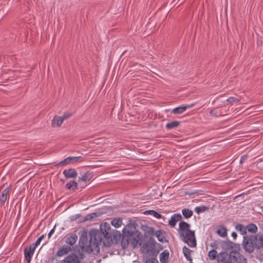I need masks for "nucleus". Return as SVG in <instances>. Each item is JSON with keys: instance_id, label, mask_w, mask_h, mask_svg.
<instances>
[{"instance_id": "nucleus-29", "label": "nucleus", "mask_w": 263, "mask_h": 263, "mask_svg": "<svg viewBox=\"0 0 263 263\" xmlns=\"http://www.w3.org/2000/svg\"><path fill=\"white\" fill-rule=\"evenodd\" d=\"M209 209V208L206 206H197L195 208V211L197 213L199 214L201 212H204L208 210Z\"/></svg>"}, {"instance_id": "nucleus-12", "label": "nucleus", "mask_w": 263, "mask_h": 263, "mask_svg": "<svg viewBox=\"0 0 263 263\" xmlns=\"http://www.w3.org/2000/svg\"><path fill=\"white\" fill-rule=\"evenodd\" d=\"M154 235L157 237L159 241L163 243L167 241L165 237V234L163 231L161 230L157 231L154 233Z\"/></svg>"}, {"instance_id": "nucleus-35", "label": "nucleus", "mask_w": 263, "mask_h": 263, "mask_svg": "<svg viewBox=\"0 0 263 263\" xmlns=\"http://www.w3.org/2000/svg\"><path fill=\"white\" fill-rule=\"evenodd\" d=\"M71 116V114L65 113L62 116H61V118L62 119L63 121H64V120L69 118Z\"/></svg>"}, {"instance_id": "nucleus-38", "label": "nucleus", "mask_w": 263, "mask_h": 263, "mask_svg": "<svg viewBox=\"0 0 263 263\" xmlns=\"http://www.w3.org/2000/svg\"><path fill=\"white\" fill-rule=\"evenodd\" d=\"M54 228L52 229V230H51V231L49 232V233H48V238H50L51 237V236L52 235V234L54 233Z\"/></svg>"}, {"instance_id": "nucleus-13", "label": "nucleus", "mask_w": 263, "mask_h": 263, "mask_svg": "<svg viewBox=\"0 0 263 263\" xmlns=\"http://www.w3.org/2000/svg\"><path fill=\"white\" fill-rule=\"evenodd\" d=\"M8 197H9V187H7L3 191L0 197V202L4 204Z\"/></svg>"}, {"instance_id": "nucleus-14", "label": "nucleus", "mask_w": 263, "mask_h": 263, "mask_svg": "<svg viewBox=\"0 0 263 263\" xmlns=\"http://www.w3.org/2000/svg\"><path fill=\"white\" fill-rule=\"evenodd\" d=\"M71 249L70 247L67 246H64L58 251L57 255L58 256H64L67 254L71 251Z\"/></svg>"}, {"instance_id": "nucleus-15", "label": "nucleus", "mask_w": 263, "mask_h": 263, "mask_svg": "<svg viewBox=\"0 0 263 263\" xmlns=\"http://www.w3.org/2000/svg\"><path fill=\"white\" fill-rule=\"evenodd\" d=\"M169 252L165 250L160 254V261L161 263H167L168 261Z\"/></svg>"}, {"instance_id": "nucleus-21", "label": "nucleus", "mask_w": 263, "mask_h": 263, "mask_svg": "<svg viewBox=\"0 0 263 263\" xmlns=\"http://www.w3.org/2000/svg\"><path fill=\"white\" fill-rule=\"evenodd\" d=\"M192 251L188 248L184 247L183 248V252L185 258L189 261H192V257L191 255Z\"/></svg>"}, {"instance_id": "nucleus-9", "label": "nucleus", "mask_w": 263, "mask_h": 263, "mask_svg": "<svg viewBox=\"0 0 263 263\" xmlns=\"http://www.w3.org/2000/svg\"><path fill=\"white\" fill-rule=\"evenodd\" d=\"M81 157H69L58 163V165H64L72 162H77Z\"/></svg>"}, {"instance_id": "nucleus-18", "label": "nucleus", "mask_w": 263, "mask_h": 263, "mask_svg": "<svg viewBox=\"0 0 263 263\" xmlns=\"http://www.w3.org/2000/svg\"><path fill=\"white\" fill-rule=\"evenodd\" d=\"M77 238V235L76 234H72L66 238V242L70 246H72L76 243Z\"/></svg>"}, {"instance_id": "nucleus-24", "label": "nucleus", "mask_w": 263, "mask_h": 263, "mask_svg": "<svg viewBox=\"0 0 263 263\" xmlns=\"http://www.w3.org/2000/svg\"><path fill=\"white\" fill-rule=\"evenodd\" d=\"M91 178V174L89 172H87L82 177H80L79 178V181H83L84 182H86L89 181Z\"/></svg>"}, {"instance_id": "nucleus-22", "label": "nucleus", "mask_w": 263, "mask_h": 263, "mask_svg": "<svg viewBox=\"0 0 263 263\" xmlns=\"http://www.w3.org/2000/svg\"><path fill=\"white\" fill-rule=\"evenodd\" d=\"M247 230L251 233H255L257 231V226L253 223H250L246 226Z\"/></svg>"}, {"instance_id": "nucleus-36", "label": "nucleus", "mask_w": 263, "mask_h": 263, "mask_svg": "<svg viewBox=\"0 0 263 263\" xmlns=\"http://www.w3.org/2000/svg\"><path fill=\"white\" fill-rule=\"evenodd\" d=\"M145 263H159L158 261L155 258L147 259Z\"/></svg>"}, {"instance_id": "nucleus-1", "label": "nucleus", "mask_w": 263, "mask_h": 263, "mask_svg": "<svg viewBox=\"0 0 263 263\" xmlns=\"http://www.w3.org/2000/svg\"><path fill=\"white\" fill-rule=\"evenodd\" d=\"M90 239L88 241L86 234H82L80 238V246L82 249L88 253H97L100 251L99 245L104 240H109L111 238L110 225L107 223L101 224L100 230H91L89 232Z\"/></svg>"}, {"instance_id": "nucleus-39", "label": "nucleus", "mask_w": 263, "mask_h": 263, "mask_svg": "<svg viewBox=\"0 0 263 263\" xmlns=\"http://www.w3.org/2000/svg\"><path fill=\"white\" fill-rule=\"evenodd\" d=\"M247 156L244 155L243 156H242L241 159H240V162L241 163L243 162V161H244V160L246 158Z\"/></svg>"}, {"instance_id": "nucleus-28", "label": "nucleus", "mask_w": 263, "mask_h": 263, "mask_svg": "<svg viewBox=\"0 0 263 263\" xmlns=\"http://www.w3.org/2000/svg\"><path fill=\"white\" fill-rule=\"evenodd\" d=\"M218 255L217 251L215 250L210 251L208 253V256L211 260L217 259Z\"/></svg>"}, {"instance_id": "nucleus-6", "label": "nucleus", "mask_w": 263, "mask_h": 263, "mask_svg": "<svg viewBox=\"0 0 263 263\" xmlns=\"http://www.w3.org/2000/svg\"><path fill=\"white\" fill-rule=\"evenodd\" d=\"M251 236L255 248L260 249L263 247V234L258 233Z\"/></svg>"}, {"instance_id": "nucleus-10", "label": "nucleus", "mask_w": 263, "mask_h": 263, "mask_svg": "<svg viewBox=\"0 0 263 263\" xmlns=\"http://www.w3.org/2000/svg\"><path fill=\"white\" fill-rule=\"evenodd\" d=\"M194 104L189 105H183L176 107L173 109L172 112L175 114H179L183 112L187 108H190L194 106Z\"/></svg>"}, {"instance_id": "nucleus-34", "label": "nucleus", "mask_w": 263, "mask_h": 263, "mask_svg": "<svg viewBox=\"0 0 263 263\" xmlns=\"http://www.w3.org/2000/svg\"><path fill=\"white\" fill-rule=\"evenodd\" d=\"M95 216H96V214L95 213H91L89 215H87L85 217V220H91Z\"/></svg>"}, {"instance_id": "nucleus-5", "label": "nucleus", "mask_w": 263, "mask_h": 263, "mask_svg": "<svg viewBox=\"0 0 263 263\" xmlns=\"http://www.w3.org/2000/svg\"><path fill=\"white\" fill-rule=\"evenodd\" d=\"M82 259V255L72 254L67 256L64 260H60L57 263H80Z\"/></svg>"}, {"instance_id": "nucleus-2", "label": "nucleus", "mask_w": 263, "mask_h": 263, "mask_svg": "<svg viewBox=\"0 0 263 263\" xmlns=\"http://www.w3.org/2000/svg\"><path fill=\"white\" fill-rule=\"evenodd\" d=\"M178 232L181 239L189 247L193 248L196 246L195 231L190 230V224L184 221H181L179 223Z\"/></svg>"}, {"instance_id": "nucleus-19", "label": "nucleus", "mask_w": 263, "mask_h": 263, "mask_svg": "<svg viewBox=\"0 0 263 263\" xmlns=\"http://www.w3.org/2000/svg\"><path fill=\"white\" fill-rule=\"evenodd\" d=\"M217 234L221 237H224L227 235V230L224 226H220L216 231Z\"/></svg>"}, {"instance_id": "nucleus-40", "label": "nucleus", "mask_w": 263, "mask_h": 263, "mask_svg": "<svg viewBox=\"0 0 263 263\" xmlns=\"http://www.w3.org/2000/svg\"><path fill=\"white\" fill-rule=\"evenodd\" d=\"M232 236L234 238L236 239L237 237V234L235 232H233L232 233Z\"/></svg>"}, {"instance_id": "nucleus-31", "label": "nucleus", "mask_w": 263, "mask_h": 263, "mask_svg": "<svg viewBox=\"0 0 263 263\" xmlns=\"http://www.w3.org/2000/svg\"><path fill=\"white\" fill-rule=\"evenodd\" d=\"M111 237H114L116 238H117L118 237H120L121 235V234L120 232L117 231V230H111Z\"/></svg>"}, {"instance_id": "nucleus-23", "label": "nucleus", "mask_w": 263, "mask_h": 263, "mask_svg": "<svg viewBox=\"0 0 263 263\" xmlns=\"http://www.w3.org/2000/svg\"><path fill=\"white\" fill-rule=\"evenodd\" d=\"M111 223L115 228H118L122 223V219L120 218H115L111 221Z\"/></svg>"}, {"instance_id": "nucleus-16", "label": "nucleus", "mask_w": 263, "mask_h": 263, "mask_svg": "<svg viewBox=\"0 0 263 263\" xmlns=\"http://www.w3.org/2000/svg\"><path fill=\"white\" fill-rule=\"evenodd\" d=\"M142 229L146 237H151L154 235L155 232L153 228L148 226H142Z\"/></svg>"}, {"instance_id": "nucleus-25", "label": "nucleus", "mask_w": 263, "mask_h": 263, "mask_svg": "<svg viewBox=\"0 0 263 263\" xmlns=\"http://www.w3.org/2000/svg\"><path fill=\"white\" fill-rule=\"evenodd\" d=\"M78 183L74 181H71L66 184V187L69 190H74L77 188Z\"/></svg>"}, {"instance_id": "nucleus-26", "label": "nucleus", "mask_w": 263, "mask_h": 263, "mask_svg": "<svg viewBox=\"0 0 263 263\" xmlns=\"http://www.w3.org/2000/svg\"><path fill=\"white\" fill-rule=\"evenodd\" d=\"M180 124V122L177 121H174L168 123L166 124V127L167 129H172L178 127Z\"/></svg>"}, {"instance_id": "nucleus-33", "label": "nucleus", "mask_w": 263, "mask_h": 263, "mask_svg": "<svg viewBox=\"0 0 263 263\" xmlns=\"http://www.w3.org/2000/svg\"><path fill=\"white\" fill-rule=\"evenodd\" d=\"M44 235H43L41 236H40L36 241L35 243H33L32 245V246H34L35 248H36V246H37L39 245H40L41 241L42 240V239L44 238Z\"/></svg>"}, {"instance_id": "nucleus-11", "label": "nucleus", "mask_w": 263, "mask_h": 263, "mask_svg": "<svg viewBox=\"0 0 263 263\" xmlns=\"http://www.w3.org/2000/svg\"><path fill=\"white\" fill-rule=\"evenodd\" d=\"M63 174L68 178H74L77 176V172L73 168L65 170L63 171Z\"/></svg>"}, {"instance_id": "nucleus-7", "label": "nucleus", "mask_w": 263, "mask_h": 263, "mask_svg": "<svg viewBox=\"0 0 263 263\" xmlns=\"http://www.w3.org/2000/svg\"><path fill=\"white\" fill-rule=\"evenodd\" d=\"M35 248L34 246L31 245L29 248H26L24 250L25 257L28 263H30L31 257L34 253Z\"/></svg>"}, {"instance_id": "nucleus-8", "label": "nucleus", "mask_w": 263, "mask_h": 263, "mask_svg": "<svg viewBox=\"0 0 263 263\" xmlns=\"http://www.w3.org/2000/svg\"><path fill=\"white\" fill-rule=\"evenodd\" d=\"M182 216L180 214H174L171 219L169 220L168 224L172 227H174L177 221H180L181 219Z\"/></svg>"}, {"instance_id": "nucleus-37", "label": "nucleus", "mask_w": 263, "mask_h": 263, "mask_svg": "<svg viewBox=\"0 0 263 263\" xmlns=\"http://www.w3.org/2000/svg\"><path fill=\"white\" fill-rule=\"evenodd\" d=\"M210 114L214 116H217V111L215 109H212L210 112Z\"/></svg>"}, {"instance_id": "nucleus-20", "label": "nucleus", "mask_w": 263, "mask_h": 263, "mask_svg": "<svg viewBox=\"0 0 263 263\" xmlns=\"http://www.w3.org/2000/svg\"><path fill=\"white\" fill-rule=\"evenodd\" d=\"M235 229L239 231L241 235H245L247 233V229L243 225L241 224H237Z\"/></svg>"}, {"instance_id": "nucleus-4", "label": "nucleus", "mask_w": 263, "mask_h": 263, "mask_svg": "<svg viewBox=\"0 0 263 263\" xmlns=\"http://www.w3.org/2000/svg\"><path fill=\"white\" fill-rule=\"evenodd\" d=\"M242 246L246 251L249 253H252L253 252L255 247L254 245V242L252 240L251 235L250 236L247 235L243 236Z\"/></svg>"}, {"instance_id": "nucleus-27", "label": "nucleus", "mask_w": 263, "mask_h": 263, "mask_svg": "<svg viewBox=\"0 0 263 263\" xmlns=\"http://www.w3.org/2000/svg\"><path fill=\"white\" fill-rule=\"evenodd\" d=\"M182 213L183 215L185 218H190L193 215V212L188 209H184L182 210Z\"/></svg>"}, {"instance_id": "nucleus-30", "label": "nucleus", "mask_w": 263, "mask_h": 263, "mask_svg": "<svg viewBox=\"0 0 263 263\" xmlns=\"http://www.w3.org/2000/svg\"><path fill=\"white\" fill-rule=\"evenodd\" d=\"M145 213H149L153 215L155 217L157 218H160L161 217V215L160 214L153 210L146 211Z\"/></svg>"}, {"instance_id": "nucleus-32", "label": "nucleus", "mask_w": 263, "mask_h": 263, "mask_svg": "<svg viewBox=\"0 0 263 263\" xmlns=\"http://www.w3.org/2000/svg\"><path fill=\"white\" fill-rule=\"evenodd\" d=\"M227 101L231 103L238 102L240 101V99H237L234 97H230L227 100Z\"/></svg>"}, {"instance_id": "nucleus-3", "label": "nucleus", "mask_w": 263, "mask_h": 263, "mask_svg": "<svg viewBox=\"0 0 263 263\" xmlns=\"http://www.w3.org/2000/svg\"><path fill=\"white\" fill-rule=\"evenodd\" d=\"M123 233L124 234L123 240L126 239L128 245H130L133 247L136 248L139 242L138 236L134 237L133 232L127 230L126 228L123 229Z\"/></svg>"}, {"instance_id": "nucleus-17", "label": "nucleus", "mask_w": 263, "mask_h": 263, "mask_svg": "<svg viewBox=\"0 0 263 263\" xmlns=\"http://www.w3.org/2000/svg\"><path fill=\"white\" fill-rule=\"evenodd\" d=\"M63 122L62 119H61V117L59 116H55L53 118V120H52V126L53 127H60L62 123Z\"/></svg>"}]
</instances>
